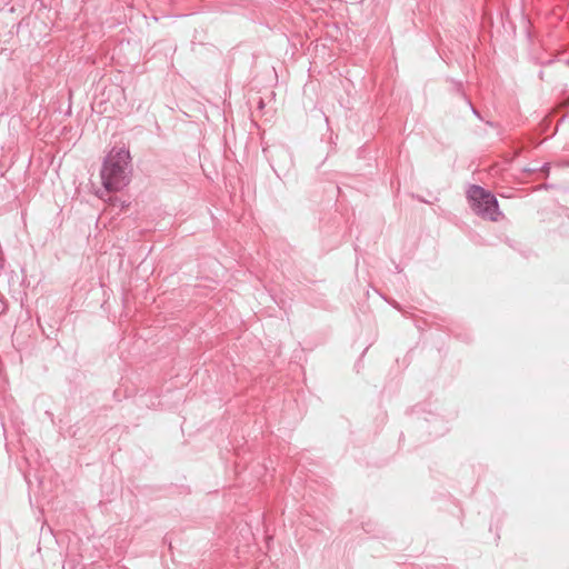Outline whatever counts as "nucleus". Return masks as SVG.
I'll return each mask as SVG.
<instances>
[{
    "label": "nucleus",
    "mask_w": 569,
    "mask_h": 569,
    "mask_svg": "<svg viewBox=\"0 0 569 569\" xmlns=\"http://www.w3.org/2000/svg\"><path fill=\"white\" fill-rule=\"evenodd\" d=\"M128 159L129 152L126 150L112 151L108 156L101 170L102 184L108 191H118L127 184Z\"/></svg>",
    "instance_id": "obj_1"
},
{
    "label": "nucleus",
    "mask_w": 569,
    "mask_h": 569,
    "mask_svg": "<svg viewBox=\"0 0 569 569\" xmlns=\"http://www.w3.org/2000/svg\"><path fill=\"white\" fill-rule=\"evenodd\" d=\"M469 198L472 201L473 210L485 219L496 221L500 214L496 198L480 187H472L469 190Z\"/></svg>",
    "instance_id": "obj_2"
}]
</instances>
